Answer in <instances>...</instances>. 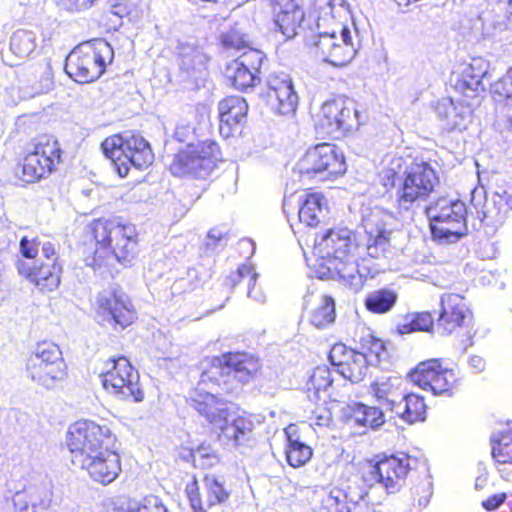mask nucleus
Returning <instances> with one entry per match:
<instances>
[{
	"label": "nucleus",
	"instance_id": "aec40b11",
	"mask_svg": "<svg viewBox=\"0 0 512 512\" xmlns=\"http://www.w3.org/2000/svg\"><path fill=\"white\" fill-rule=\"evenodd\" d=\"M355 117L356 110L349 100L333 98L322 104L314 119L315 128L323 137H332L336 133L349 130Z\"/></svg>",
	"mask_w": 512,
	"mask_h": 512
},
{
	"label": "nucleus",
	"instance_id": "4be33fe9",
	"mask_svg": "<svg viewBox=\"0 0 512 512\" xmlns=\"http://www.w3.org/2000/svg\"><path fill=\"white\" fill-rule=\"evenodd\" d=\"M77 462L92 482L102 486L113 483L122 472V459L117 446L105 448Z\"/></svg>",
	"mask_w": 512,
	"mask_h": 512
},
{
	"label": "nucleus",
	"instance_id": "ddd939ff",
	"mask_svg": "<svg viewBox=\"0 0 512 512\" xmlns=\"http://www.w3.org/2000/svg\"><path fill=\"white\" fill-rule=\"evenodd\" d=\"M408 376L419 388L437 396L453 395L461 382L458 373L440 358L419 362Z\"/></svg>",
	"mask_w": 512,
	"mask_h": 512
},
{
	"label": "nucleus",
	"instance_id": "72a5a7b5",
	"mask_svg": "<svg viewBox=\"0 0 512 512\" xmlns=\"http://www.w3.org/2000/svg\"><path fill=\"white\" fill-rule=\"evenodd\" d=\"M346 421L354 426L375 429L385 423L383 411L376 406H369L362 402L349 403L344 410Z\"/></svg>",
	"mask_w": 512,
	"mask_h": 512
},
{
	"label": "nucleus",
	"instance_id": "58836bf2",
	"mask_svg": "<svg viewBox=\"0 0 512 512\" xmlns=\"http://www.w3.org/2000/svg\"><path fill=\"white\" fill-rule=\"evenodd\" d=\"M436 326V319L430 311H420L408 314L405 320L396 327L397 332L401 335L413 332H433Z\"/></svg>",
	"mask_w": 512,
	"mask_h": 512
},
{
	"label": "nucleus",
	"instance_id": "f257e3e1",
	"mask_svg": "<svg viewBox=\"0 0 512 512\" xmlns=\"http://www.w3.org/2000/svg\"><path fill=\"white\" fill-rule=\"evenodd\" d=\"M212 373L203 370L197 384L185 398L186 404L212 428L219 430L220 439L235 447L242 446L250 440L254 423L246 413L231 418L228 402L220 394L214 393L212 388H221L224 395L235 394V389L228 385V379L221 381Z\"/></svg>",
	"mask_w": 512,
	"mask_h": 512
},
{
	"label": "nucleus",
	"instance_id": "393cba45",
	"mask_svg": "<svg viewBox=\"0 0 512 512\" xmlns=\"http://www.w3.org/2000/svg\"><path fill=\"white\" fill-rule=\"evenodd\" d=\"M489 62L482 57H474L452 73V85L465 99H475L485 91L483 83Z\"/></svg>",
	"mask_w": 512,
	"mask_h": 512
},
{
	"label": "nucleus",
	"instance_id": "6e6552de",
	"mask_svg": "<svg viewBox=\"0 0 512 512\" xmlns=\"http://www.w3.org/2000/svg\"><path fill=\"white\" fill-rule=\"evenodd\" d=\"M114 58L112 46L105 40L86 41L75 46L65 58L64 70L76 83L98 80Z\"/></svg>",
	"mask_w": 512,
	"mask_h": 512
},
{
	"label": "nucleus",
	"instance_id": "1a4fd4ad",
	"mask_svg": "<svg viewBox=\"0 0 512 512\" xmlns=\"http://www.w3.org/2000/svg\"><path fill=\"white\" fill-rule=\"evenodd\" d=\"M118 437L106 421L77 420L66 433V446L75 463L85 457L112 446H117Z\"/></svg>",
	"mask_w": 512,
	"mask_h": 512
},
{
	"label": "nucleus",
	"instance_id": "de8ad7c7",
	"mask_svg": "<svg viewBox=\"0 0 512 512\" xmlns=\"http://www.w3.org/2000/svg\"><path fill=\"white\" fill-rule=\"evenodd\" d=\"M389 234V231L383 228L377 229L375 234H369L366 248L371 258L378 259L385 255L390 246Z\"/></svg>",
	"mask_w": 512,
	"mask_h": 512
},
{
	"label": "nucleus",
	"instance_id": "4468645a",
	"mask_svg": "<svg viewBox=\"0 0 512 512\" xmlns=\"http://www.w3.org/2000/svg\"><path fill=\"white\" fill-rule=\"evenodd\" d=\"M353 236V232L347 227L336 225L323 232H314L313 237L305 232H299L298 241L319 254L344 262L355 252L356 243Z\"/></svg>",
	"mask_w": 512,
	"mask_h": 512
},
{
	"label": "nucleus",
	"instance_id": "0eeeda50",
	"mask_svg": "<svg viewBox=\"0 0 512 512\" xmlns=\"http://www.w3.org/2000/svg\"><path fill=\"white\" fill-rule=\"evenodd\" d=\"M59 142L48 134L33 138L16 161L15 174L26 184L48 178L61 161Z\"/></svg>",
	"mask_w": 512,
	"mask_h": 512
},
{
	"label": "nucleus",
	"instance_id": "7c9ffc66",
	"mask_svg": "<svg viewBox=\"0 0 512 512\" xmlns=\"http://www.w3.org/2000/svg\"><path fill=\"white\" fill-rule=\"evenodd\" d=\"M402 382L397 377L375 379L369 385V393L373 399L390 412H394L404 396Z\"/></svg>",
	"mask_w": 512,
	"mask_h": 512
},
{
	"label": "nucleus",
	"instance_id": "a18cd8bd",
	"mask_svg": "<svg viewBox=\"0 0 512 512\" xmlns=\"http://www.w3.org/2000/svg\"><path fill=\"white\" fill-rule=\"evenodd\" d=\"M309 412L308 419L311 425L318 427H328L333 422V414L327 406L326 398L322 396L321 401H309L307 406Z\"/></svg>",
	"mask_w": 512,
	"mask_h": 512
},
{
	"label": "nucleus",
	"instance_id": "4d7b16f0",
	"mask_svg": "<svg viewBox=\"0 0 512 512\" xmlns=\"http://www.w3.org/2000/svg\"><path fill=\"white\" fill-rule=\"evenodd\" d=\"M21 42H22V39L20 37H18V36L13 37L11 40V43H10L11 50L14 51L15 53H19V54L28 53V51H29L28 46L26 47V49L19 48Z\"/></svg>",
	"mask_w": 512,
	"mask_h": 512
},
{
	"label": "nucleus",
	"instance_id": "3c124183",
	"mask_svg": "<svg viewBox=\"0 0 512 512\" xmlns=\"http://www.w3.org/2000/svg\"><path fill=\"white\" fill-rule=\"evenodd\" d=\"M126 512H168L163 503L156 496H147L141 503L128 507Z\"/></svg>",
	"mask_w": 512,
	"mask_h": 512
},
{
	"label": "nucleus",
	"instance_id": "603ef678",
	"mask_svg": "<svg viewBox=\"0 0 512 512\" xmlns=\"http://www.w3.org/2000/svg\"><path fill=\"white\" fill-rule=\"evenodd\" d=\"M412 501L419 507L426 506L432 496V485L430 482L420 483L411 489Z\"/></svg>",
	"mask_w": 512,
	"mask_h": 512
},
{
	"label": "nucleus",
	"instance_id": "c03bdc74",
	"mask_svg": "<svg viewBox=\"0 0 512 512\" xmlns=\"http://www.w3.org/2000/svg\"><path fill=\"white\" fill-rule=\"evenodd\" d=\"M111 7L115 15L136 21L144 16L145 4L142 0H111Z\"/></svg>",
	"mask_w": 512,
	"mask_h": 512
},
{
	"label": "nucleus",
	"instance_id": "5701e85b",
	"mask_svg": "<svg viewBox=\"0 0 512 512\" xmlns=\"http://www.w3.org/2000/svg\"><path fill=\"white\" fill-rule=\"evenodd\" d=\"M275 31L292 39L306 30V14L302 0H267Z\"/></svg>",
	"mask_w": 512,
	"mask_h": 512
},
{
	"label": "nucleus",
	"instance_id": "c85d7f7f",
	"mask_svg": "<svg viewBox=\"0 0 512 512\" xmlns=\"http://www.w3.org/2000/svg\"><path fill=\"white\" fill-rule=\"evenodd\" d=\"M247 101L238 95H228L218 103L219 131L229 137L246 122L248 114Z\"/></svg>",
	"mask_w": 512,
	"mask_h": 512
},
{
	"label": "nucleus",
	"instance_id": "13d9d810",
	"mask_svg": "<svg viewBox=\"0 0 512 512\" xmlns=\"http://www.w3.org/2000/svg\"><path fill=\"white\" fill-rule=\"evenodd\" d=\"M201 457L208 459L210 461L208 465L210 466L219 463V457L216 453L201 454Z\"/></svg>",
	"mask_w": 512,
	"mask_h": 512
},
{
	"label": "nucleus",
	"instance_id": "9b49d317",
	"mask_svg": "<svg viewBox=\"0 0 512 512\" xmlns=\"http://www.w3.org/2000/svg\"><path fill=\"white\" fill-rule=\"evenodd\" d=\"M100 378L103 388L119 400L136 403L144 400L139 373L125 356L108 358Z\"/></svg>",
	"mask_w": 512,
	"mask_h": 512
},
{
	"label": "nucleus",
	"instance_id": "6e6d98bb",
	"mask_svg": "<svg viewBox=\"0 0 512 512\" xmlns=\"http://www.w3.org/2000/svg\"><path fill=\"white\" fill-rule=\"evenodd\" d=\"M469 364L477 371H483L486 366L484 359L479 356H471L469 358Z\"/></svg>",
	"mask_w": 512,
	"mask_h": 512
},
{
	"label": "nucleus",
	"instance_id": "7ed1b4c3",
	"mask_svg": "<svg viewBox=\"0 0 512 512\" xmlns=\"http://www.w3.org/2000/svg\"><path fill=\"white\" fill-rule=\"evenodd\" d=\"M377 178L385 191L396 190V205L402 210L427 201L440 183L432 161L412 154L393 156Z\"/></svg>",
	"mask_w": 512,
	"mask_h": 512
},
{
	"label": "nucleus",
	"instance_id": "473e14b6",
	"mask_svg": "<svg viewBox=\"0 0 512 512\" xmlns=\"http://www.w3.org/2000/svg\"><path fill=\"white\" fill-rule=\"evenodd\" d=\"M325 196L313 189L305 190L299 200L298 220L305 228L315 229L321 222Z\"/></svg>",
	"mask_w": 512,
	"mask_h": 512
},
{
	"label": "nucleus",
	"instance_id": "6ab92c4d",
	"mask_svg": "<svg viewBox=\"0 0 512 512\" xmlns=\"http://www.w3.org/2000/svg\"><path fill=\"white\" fill-rule=\"evenodd\" d=\"M204 500L196 476L185 486V494L194 512H207L209 509L225 506L231 496V489L213 474L203 476Z\"/></svg>",
	"mask_w": 512,
	"mask_h": 512
},
{
	"label": "nucleus",
	"instance_id": "09e8293b",
	"mask_svg": "<svg viewBox=\"0 0 512 512\" xmlns=\"http://www.w3.org/2000/svg\"><path fill=\"white\" fill-rule=\"evenodd\" d=\"M490 91L499 102L512 98V67L491 85Z\"/></svg>",
	"mask_w": 512,
	"mask_h": 512
},
{
	"label": "nucleus",
	"instance_id": "ea45409f",
	"mask_svg": "<svg viewBox=\"0 0 512 512\" xmlns=\"http://www.w3.org/2000/svg\"><path fill=\"white\" fill-rule=\"evenodd\" d=\"M397 294L389 289H379L370 292L365 297L366 309L374 314H384L389 312L396 304Z\"/></svg>",
	"mask_w": 512,
	"mask_h": 512
},
{
	"label": "nucleus",
	"instance_id": "b1692460",
	"mask_svg": "<svg viewBox=\"0 0 512 512\" xmlns=\"http://www.w3.org/2000/svg\"><path fill=\"white\" fill-rule=\"evenodd\" d=\"M328 359L337 372L353 384L361 383L371 374L366 358L344 343H335L329 350Z\"/></svg>",
	"mask_w": 512,
	"mask_h": 512
},
{
	"label": "nucleus",
	"instance_id": "f3484780",
	"mask_svg": "<svg viewBox=\"0 0 512 512\" xmlns=\"http://www.w3.org/2000/svg\"><path fill=\"white\" fill-rule=\"evenodd\" d=\"M204 370L213 372L215 378L221 381L228 379V385H231L232 379L244 385L257 376L260 364L257 358L246 353L226 352L212 357Z\"/></svg>",
	"mask_w": 512,
	"mask_h": 512
},
{
	"label": "nucleus",
	"instance_id": "79ce46f5",
	"mask_svg": "<svg viewBox=\"0 0 512 512\" xmlns=\"http://www.w3.org/2000/svg\"><path fill=\"white\" fill-rule=\"evenodd\" d=\"M309 320L317 328H324L335 320V303L332 297L323 296L317 306L310 311Z\"/></svg>",
	"mask_w": 512,
	"mask_h": 512
},
{
	"label": "nucleus",
	"instance_id": "bb28decb",
	"mask_svg": "<svg viewBox=\"0 0 512 512\" xmlns=\"http://www.w3.org/2000/svg\"><path fill=\"white\" fill-rule=\"evenodd\" d=\"M496 471L506 481L512 480V422L493 433L489 439Z\"/></svg>",
	"mask_w": 512,
	"mask_h": 512
},
{
	"label": "nucleus",
	"instance_id": "2eb2a0df",
	"mask_svg": "<svg viewBox=\"0 0 512 512\" xmlns=\"http://www.w3.org/2000/svg\"><path fill=\"white\" fill-rule=\"evenodd\" d=\"M412 457L405 452L380 453L370 462V474L387 494H396L404 487L412 470Z\"/></svg>",
	"mask_w": 512,
	"mask_h": 512
},
{
	"label": "nucleus",
	"instance_id": "412c9836",
	"mask_svg": "<svg viewBox=\"0 0 512 512\" xmlns=\"http://www.w3.org/2000/svg\"><path fill=\"white\" fill-rule=\"evenodd\" d=\"M473 312L465 297L458 293H444L440 297L436 328L443 335H450L472 322Z\"/></svg>",
	"mask_w": 512,
	"mask_h": 512
},
{
	"label": "nucleus",
	"instance_id": "e2e57ef3",
	"mask_svg": "<svg viewBox=\"0 0 512 512\" xmlns=\"http://www.w3.org/2000/svg\"><path fill=\"white\" fill-rule=\"evenodd\" d=\"M337 272H338L339 277L343 278V279L350 276V275L346 274L343 270H340V269H338Z\"/></svg>",
	"mask_w": 512,
	"mask_h": 512
},
{
	"label": "nucleus",
	"instance_id": "4c0bfd02",
	"mask_svg": "<svg viewBox=\"0 0 512 512\" xmlns=\"http://www.w3.org/2000/svg\"><path fill=\"white\" fill-rule=\"evenodd\" d=\"M430 217L447 219L450 221L459 220L466 222L468 213L465 203L461 200H451L444 197L438 198L429 208Z\"/></svg>",
	"mask_w": 512,
	"mask_h": 512
},
{
	"label": "nucleus",
	"instance_id": "39448f33",
	"mask_svg": "<svg viewBox=\"0 0 512 512\" xmlns=\"http://www.w3.org/2000/svg\"><path fill=\"white\" fill-rule=\"evenodd\" d=\"M19 248L21 255L26 259H35L41 249L44 259L33 264L18 261L16 264L18 274L41 293H51L58 289L63 267L55 244L50 241L41 243L38 237L23 236L20 239Z\"/></svg>",
	"mask_w": 512,
	"mask_h": 512
},
{
	"label": "nucleus",
	"instance_id": "f8f14e48",
	"mask_svg": "<svg viewBox=\"0 0 512 512\" xmlns=\"http://www.w3.org/2000/svg\"><path fill=\"white\" fill-rule=\"evenodd\" d=\"M296 170L300 177L336 180L347 171L346 159L340 149L327 142L309 147L298 160Z\"/></svg>",
	"mask_w": 512,
	"mask_h": 512
},
{
	"label": "nucleus",
	"instance_id": "a211bd4d",
	"mask_svg": "<svg viewBox=\"0 0 512 512\" xmlns=\"http://www.w3.org/2000/svg\"><path fill=\"white\" fill-rule=\"evenodd\" d=\"M264 53L255 48L243 51L225 66L224 77L235 90L247 92L260 82V69Z\"/></svg>",
	"mask_w": 512,
	"mask_h": 512
},
{
	"label": "nucleus",
	"instance_id": "5fc2aeb1",
	"mask_svg": "<svg viewBox=\"0 0 512 512\" xmlns=\"http://www.w3.org/2000/svg\"><path fill=\"white\" fill-rule=\"evenodd\" d=\"M498 195V205L504 208V211L512 210V185H506Z\"/></svg>",
	"mask_w": 512,
	"mask_h": 512
},
{
	"label": "nucleus",
	"instance_id": "423d86ee",
	"mask_svg": "<svg viewBox=\"0 0 512 512\" xmlns=\"http://www.w3.org/2000/svg\"><path fill=\"white\" fill-rule=\"evenodd\" d=\"M100 149L121 178L127 177L132 168L147 169L154 161L150 143L137 130H124L107 136Z\"/></svg>",
	"mask_w": 512,
	"mask_h": 512
},
{
	"label": "nucleus",
	"instance_id": "c9c22d12",
	"mask_svg": "<svg viewBox=\"0 0 512 512\" xmlns=\"http://www.w3.org/2000/svg\"><path fill=\"white\" fill-rule=\"evenodd\" d=\"M333 382V373L330 367L324 364L316 366L305 385L308 401H321L322 395L332 387Z\"/></svg>",
	"mask_w": 512,
	"mask_h": 512
},
{
	"label": "nucleus",
	"instance_id": "680f3d73",
	"mask_svg": "<svg viewBox=\"0 0 512 512\" xmlns=\"http://www.w3.org/2000/svg\"><path fill=\"white\" fill-rule=\"evenodd\" d=\"M476 214H477V218H479L481 221H483L484 219H486L488 217L486 211L476 212Z\"/></svg>",
	"mask_w": 512,
	"mask_h": 512
},
{
	"label": "nucleus",
	"instance_id": "dca6fc26",
	"mask_svg": "<svg viewBox=\"0 0 512 512\" xmlns=\"http://www.w3.org/2000/svg\"><path fill=\"white\" fill-rule=\"evenodd\" d=\"M94 310L98 317L107 321L114 329L124 330L138 318L130 297L120 289L100 292L96 297Z\"/></svg>",
	"mask_w": 512,
	"mask_h": 512
},
{
	"label": "nucleus",
	"instance_id": "20e7f679",
	"mask_svg": "<svg viewBox=\"0 0 512 512\" xmlns=\"http://www.w3.org/2000/svg\"><path fill=\"white\" fill-rule=\"evenodd\" d=\"M333 0H313L311 13L318 32L309 42V49L323 61L336 67L349 64L356 55L350 29L334 14Z\"/></svg>",
	"mask_w": 512,
	"mask_h": 512
},
{
	"label": "nucleus",
	"instance_id": "f704fd0d",
	"mask_svg": "<svg viewBox=\"0 0 512 512\" xmlns=\"http://www.w3.org/2000/svg\"><path fill=\"white\" fill-rule=\"evenodd\" d=\"M427 408L428 406L423 395L415 392L406 393L404 391L402 403L399 404L393 413L405 423L414 424L426 419Z\"/></svg>",
	"mask_w": 512,
	"mask_h": 512
},
{
	"label": "nucleus",
	"instance_id": "052dcab7",
	"mask_svg": "<svg viewBox=\"0 0 512 512\" xmlns=\"http://www.w3.org/2000/svg\"><path fill=\"white\" fill-rule=\"evenodd\" d=\"M507 28L512 32V1L509 2V14L507 16Z\"/></svg>",
	"mask_w": 512,
	"mask_h": 512
},
{
	"label": "nucleus",
	"instance_id": "2f4dec72",
	"mask_svg": "<svg viewBox=\"0 0 512 512\" xmlns=\"http://www.w3.org/2000/svg\"><path fill=\"white\" fill-rule=\"evenodd\" d=\"M26 372L32 381L49 388L66 376V365L48 363L32 352L26 362Z\"/></svg>",
	"mask_w": 512,
	"mask_h": 512
},
{
	"label": "nucleus",
	"instance_id": "cd10ccee",
	"mask_svg": "<svg viewBox=\"0 0 512 512\" xmlns=\"http://www.w3.org/2000/svg\"><path fill=\"white\" fill-rule=\"evenodd\" d=\"M266 98L277 114L286 117L295 115L298 97L290 80L279 76L270 77Z\"/></svg>",
	"mask_w": 512,
	"mask_h": 512
},
{
	"label": "nucleus",
	"instance_id": "a878e982",
	"mask_svg": "<svg viewBox=\"0 0 512 512\" xmlns=\"http://www.w3.org/2000/svg\"><path fill=\"white\" fill-rule=\"evenodd\" d=\"M53 485L49 482L29 484L12 496L15 511L43 512L52 505Z\"/></svg>",
	"mask_w": 512,
	"mask_h": 512
},
{
	"label": "nucleus",
	"instance_id": "c756f323",
	"mask_svg": "<svg viewBox=\"0 0 512 512\" xmlns=\"http://www.w3.org/2000/svg\"><path fill=\"white\" fill-rule=\"evenodd\" d=\"M285 459L292 468L305 466L313 457V448L302 440L301 430L291 423L284 428Z\"/></svg>",
	"mask_w": 512,
	"mask_h": 512
},
{
	"label": "nucleus",
	"instance_id": "f03ea898",
	"mask_svg": "<svg viewBox=\"0 0 512 512\" xmlns=\"http://www.w3.org/2000/svg\"><path fill=\"white\" fill-rule=\"evenodd\" d=\"M84 261L92 269L109 268L113 263L129 266L139 251V234L131 223L100 216L91 219L82 232Z\"/></svg>",
	"mask_w": 512,
	"mask_h": 512
},
{
	"label": "nucleus",
	"instance_id": "864d4df0",
	"mask_svg": "<svg viewBox=\"0 0 512 512\" xmlns=\"http://www.w3.org/2000/svg\"><path fill=\"white\" fill-rule=\"evenodd\" d=\"M507 498L508 495L506 492H498L484 499L481 502V506L487 512L496 511L506 502Z\"/></svg>",
	"mask_w": 512,
	"mask_h": 512
},
{
	"label": "nucleus",
	"instance_id": "a19ab883",
	"mask_svg": "<svg viewBox=\"0 0 512 512\" xmlns=\"http://www.w3.org/2000/svg\"><path fill=\"white\" fill-rule=\"evenodd\" d=\"M258 274L251 264H242L235 271H232L225 279V285L234 289L238 286L246 288L247 295H252V289L256 284Z\"/></svg>",
	"mask_w": 512,
	"mask_h": 512
},
{
	"label": "nucleus",
	"instance_id": "9d476101",
	"mask_svg": "<svg viewBox=\"0 0 512 512\" xmlns=\"http://www.w3.org/2000/svg\"><path fill=\"white\" fill-rule=\"evenodd\" d=\"M218 153L219 146L214 141L189 144L173 155L168 169L175 177L206 183L216 168Z\"/></svg>",
	"mask_w": 512,
	"mask_h": 512
},
{
	"label": "nucleus",
	"instance_id": "8fccbe9b",
	"mask_svg": "<svg viewBox=\"0 0 512 512\" xmlns=\"http://www.w3.org/2000/svg\"><path fill=\"white\" fill-rule=\"evenodd\" d=\"M33 353L48 361V363L66 365L60 348L52 342L43 341L39 343Z\"/></svg>",
	"mask_w": 512,
	"mask_h": 512
},
{
	"label": "nucleus",
	"instance_id": "37998d69",
	"mask_svg": "<svg viewBox=\"0 0 512 512\" xmlns=\"http://www.w3.org/2000/svg\"><path fill=\"white\" fill-rule=\"evenodd\" d=\"M358 353L366 358L368 367L372 369L380 363L382 356L386 353V346L382 339L368 335L361 339Z\"/></svg>",
	"mask_w": 512,
	"mask_h": 512
},
{
	"label": "nucleus",
	"instance_id": "e433bc0d",
	"mask_svg": "<svg viewBox=\"0 0 512 512\" xmlns=\"http://www.w3.org/2000/svg\"><path fill=\"white\" fill-rule=\"evenodd\" d=\"M430 229L434 240L440 243H454L467 234V223L459 220L432 218Z\"/></svg>",
	"mask_w": 512,
	"mask_h": 512
},
{
	"label": "nucleus",
	"instance_id": "49530a36",
	"mask_svg": "<svg viewBox=\"0 0 512 512\" xmlns=\"http://www.w3.org/2000/svg\"><path fill=\"white\" fill-rule=\"evenodd\" d=\"M220 45L228 50H247L252 48L248 36L237 26L231 27L228 31L219 36Z\"/></svg>",
	"mask_w": 512,
	"mask_h": 512
},
{
	"label": "nucleus",
	"instance_id": "bf43d9fd",
	"mask_svg": "<svg viewBox=\"0 0 512 512\" xmlns=\"http://www.w3.org/2000/svg\"><path fill=\"white\" fill-rule=\"evenodd\" d=\"M69 2L75 4L77 9L88 7L91 3V0H68Z\"/></svg>",
	"mask_w": 512,
	"mask_h": 512
}]
</instances>
